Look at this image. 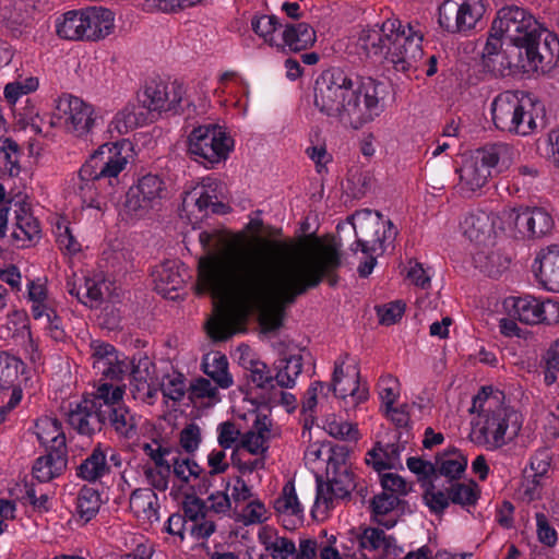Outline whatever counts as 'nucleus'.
Masks as SVG:
<instances>
[{"label":"nucleus","instance_id":"nucleus-19","mask_svg":"<svg viewBox=\"0 0 559 559\" xmlns=\"http://www.w3.org/2000/svg\"><path fill=\"white\" fill-rule=\"evenodd\" d=\"M284 261L286 263H309L316 265L314 269L319 274L320 281L317 285L308 287L302 295H305L309 289L319 286L325 276L329 277V284L331 286H334L337 282V277L332 276V273L341 265V254L333 246H323L316 254L313 253L293 258L290 257V248L286 243Z\"/></svg>","mask_w":559,"mask_h":559},{"label":"nucleus","instance_id":"nucleus-37","mask_svg":"<svg viewBox=\"0 0 559 559\" xmlns=\"http://www.w3.org/2000/svg\"><path fill=\"white\" fill-rule=\"evenodd\" d=\"M156 500L157 497L152 489L139 488L130 496V508L136 516L151 520L153 516L157 518Z\"/></svg>","mask_w":559,"mask_h":559},{"label":"nucleus","instance_id":"nucleus-10","mask_svg":"<svg viewBox=\"0 0 559 559\" xmlns=\"http://www.w3.org/2000/svg\"><path fill=\"white\" fill-rule=\"evenodd\" d=\"M348 450L346 447H335L332 449V455L329 457L326 474L329 481L323 484L317 478L316 506L321 504L329 509L333 499H344L357 488L353 472L346 466Z\"/></svg>","mask_w":559,"mask_h":559},{"label":"nucleus","instance_id":"nucleus-50","mask_svg":"<svg viewBox=\"0 0 559 559\" xmlns=\"http://www.w3.org/2000/svg\"><path fill=\"white\" fill-rule=\"evenodd\" d=\"M252 29L270 46L275 45L273 40V33L281 26L278 19L275 15H262L253 17L251 21Z\"/></svg>","mask_w":559,"mask_h":559},{"label":"nucleus","instance_id":"nucleus-57","mask_svg":"<svg viewBox=\"0 0 559 559\" xmlns=\"http://www.w3.org/2000/svg\"><path fill=\"white\" fill-rule=\"evenodd\" d=\"M165 397L175 402L181 401L186 393L185 378L181 373L174 377H168L167 381L160 388Z\"/></svg>","mask_w":559,"mask_h":559},{"label":"nucleus","instance_id":"nucleus-36","mask_svg":"<svg viewBox=\"0 0 559 559\" xmlns=\"http://www.w3.org/2000/svg\"><path fill=\"white\" fill-rule=\"evenodd\" d=\"M147 120L148 112L145 111L142 105L134 104L127 105L115 117L116 129L121 134L146 123Z\"/></svg>","mask_w":559,"mask_h":559},{"label":"nucleus","instance_id":"nucleus-35","mask_svg":"<svg viewBox=\"0 0 559 559\" xmlns=\"http://www.w3.org/2000/svg\"><path fill=\"white\" fill-rule=\"evenodd\" d=\"M32 314L35 320H46V332L51 340L55 342H66L68 336L63 329L62 320L52 306L32 307Z\"/></svg>","mask_w":559,"mask_h":559},{"label":"nucleus","instance_id":"nucleus-64","mask_svg":"<svg viewBox=\"0 0 559 559\" xmlns=\"http://www.w3.org/2000/svg\"><path fill=\"white\" fill-rule=\"evenodd\" d=\"M381 486L384 492L394 493L399 498L408 492L406 481L400 475L393 473L381 475Z\"/></svg>","mask_w":559,"mask_h":559},{"label":"nucleus","instance_id":"nucleus-20","mask_svg":"<svg viewBox=\"0 0 559 559\" xmlns=\"http://www.w3.org/2000/svg\"><path fill=\"white\" fill-rule=\"evenodd\" d=\"M508 219L523 236L538 238L549 233L554 226L551 216L540 207H519L508 212Z\"/></svg>","mask_w":559,"mask_h":559},{"label":"nucleus","instance_id":"nucleus-8","mask_svg":"<svg viewBox=\"0 0 559 559\" xmlns=\"http://www.w3.org/2000/svg\"><path fill=\"white\" fill-rule=\"evenodd\" d=\"M189 156L205 168H213L225 160L234 147V140L214 123L192 129L187 140Z\"/></svg>","mask_w":559,"mask_h":559},{"label":"nucleus","instance_id":"nucleus-9","mask_svg":"<svg viewBox=\"0 0 559 559\" xmlns=\"http://www.w3.org/2000/svg\"><path fill=\"white\" fill-rule=\"evenodd\" d=\"M348 219L355 230L356 241L350 246L353 252L376 253L383 250L386 240L394 239L397 230L390 219H384L379 211L362 209L356 211Z\"/></svg>","mask_w":559,"mask_h":559},{"label":"nucleus","instance_id":"nucleus-12","mask_svg":"<svg viewBox=\"0 0 559 559\" xmlns=\"http://www.w3.org/2000/svg\"><path fill=\"white\" fill-rule=\"evenodd\" d=\"M496 34H503L512 45L524 48L531 38L543 31L538 21L525 9L516 5L501 8L492 22Z\"/></svg>","mask_w":559,"mask_h":559},{"label":"nucleus","instance_id":"nucleus-15","mask_svg":"<svg viewBox=\"0 0 559 559\" xmlns=\"http://www.w3.org/2000/svg\"><path fill=\"white\" fill-rule=\"evenodd\" d=\"M165 192V182L158 175L147 174L129 188L123 203L126 212L142 217L159 204Z\"/></svg>","mask_w":559,"mask_h":559},{"label":"nucleus","instance_id":"nucleus-4","mask_svg":"<svg viewBox=\"0 0 559 559\" xmlns=\"http://www.w3.org/2000/svg\"><path fill=\"white\" fill-rule=\"evenodd\" d=\"M479 408L484 420L477 423L471 432V440L497 450L513 440L522 427V415L504 403V394L491 388H483L473 400L472 412Z\"/></svg>","mask_w":559,"mask_h":559},{"label":"nucleus","instance_id":"nucleus-2","mask_svg":"<svg viewBox=\"0 0 559 559\" xmlns=\"http://www.w3.org/2000/svg\"><path fill=\"white\" fill-rule=\"evenodd\" d=\"M384 84L372 78L353 79L340 68L323 71L314 82L313 104L323 115L359 129L383 111Z\"/></svg>","mask_w":559,"mask_h":559},{"label":"nucleus","instance_id":"nucleus-59","mask_svg":"<svg viewBox=\"0 0 559 559\" xmlns=\"http://www.w3.org/2000/svg\"><path fill=\"white\" fill-rule=\"evenodd\" d=\"M407 467L411 472L418 475L419 480H432L437 478V467L429 461H425L420 457H408Z\"/></svg>","mask_w":559,"mask_h":559},{"label":"nucleus","instance_id":"nucleus-51","mask_svg":"<svg viewBox=\"0 0 559 559\" xmlns=\"http://www.w3.org/2000/svg\"><path fill=\"white\" fill-rule=\"evenodd\" d=\"M38 87V79L34 76L8 83L4 87V96L9 103L14 104L20 96L36 91Z\"/></svg>","mask_w":559,"mask_h":559},{"label":"nucleus","instance_id":"nucleus-60","mask_svg":"<svg viewBox=\"0 0 559 559\" xmlns=\"http://www.w3.org/2000/svg\"><path fill=\"white\" fill-rule=\"evenodd\" d=\"M400 501L401 500L396 495L383 491L381 495H377L372 498V511L376 516L384 515L394 510L399 506Z\"/></svg>","mask_w":559,"mask_h":559},{"label":"nucleus","instance_id":"nucleus-6","mask_svg":"<svg viewBox=\"0 0 559 559\" xmlns=\"http://www.w3.org/2000/svg\"><path fill=\"white\" fill-rule=\"evenodd\" d=\"M514 148L508 143H493L476 150L464 158L456 169L460 177V189L474 192L484 187L491 176V169L498 173L507 170L514 160Z\"/></svg>","mask_w":559,"mask_h":559},{"label":"nucleus","instance_id":"nucleus-34","mask_svg":"<svg viewBox=\"0 0 559 559\" xmlns=\"http://www.w3.org/2000/svg\"><path fill=\"white\" fill-rule=\"evenodd\" d=\"M261 544L267 551V557L272 559H293L295 554V543L276 533L265 532L259 535Z\"/></svg>","mask_w":559,"mask_h":559},{"label":"nucleus","instance_id":"nucleus-32","mask_svg":"<svg viewBox=\"0 0 559 559\" xmlns=\"http://www.w3.org/2000/svg\"><path fill=\"white\" fill-rule=\"evenodd\" d=\"M401 447L399 443H388L385 445L377 442L368 451L366 463L371 465L377 472L395 468L400 462Z\"/></svg>","mask_w":559,"mask_h":559},{"label":"nucleus","instance_id":"nucleus-53","mask_svg":"<svg viewBox=\"0 0 559 559\" xmlns=\"http://www.w3.org/2000/svg\"><path fill=\"white\" fill-rule=\"evenodd\" d=\"M467 466V459L464 455H459L455 459L443 460L437 467V476L441 475L448 477L450 480L461 478Z\"/></svg>","mask_w":559,"mask_h":559},{"label":"nucleus","instance_id":"nucleus-62","mask_svg":"<svg viewBox=\"0 0 559 559\" xmlns=\"http://www.w3.org/2000/svg\"><path fill=\"white\" fill-rule=\"evenodd\" d=\"M405 311V304L402 301H393L378 308L380 323L391 325L396 323Z\"/></svg>","mask_w":559,"mask_h":559},{"label":"nucleus","instance_id":"nucleus-17","mask_svg":"<svg viewBox=\"0 0 559 559\" xmlns=\"http://www.w3.org/2000/svg\"><path fill=\"white\" fill-rule=\"evenodd\" d=\"M523 51L526 61V66H522L523 72L545 70L559 59V39L543 27V31L528 40Z\"/></svg>","mask_w":559,"mask_h":559},{"label":"nucleus","instance_id":"nucleus-21","mask_svg":"<svg viewBox=\"0 0 559 559\" xmlns=\"http://www.w3.org/2000/svg\"><path fill=\"white\" fill-rule=\"evenodd\" d=\"M181 86L175 83L168 85L164 82L151 81L144 87L139 102L147 112L173 110L181 102Z\"/></svg>","mask_w":559,"mask_h":559},{"label":"nucleus","instance_id":"nucleus-14","mask_svg":"<svg viewBox=\"0 0 559 559\" xmlns=\"http://www.w3.org/2000/svg\"><path fill=\"white\" fill-rule=\"evenodd\" d=\"M55 118L75 136L87 135L96 123L93 107L81 98L64 94L56 104Z\"/></svg>","mask_w":559,"mask_h":559},{"label":"nucleus","instance_id":"nucleus-13","mask_svg":"<svg viewBox=\"0 0 559 559\" xmlns=\"http://www.w3.org/2000/svg\"><path fill=\"white\" fill-rule=\"evenodd\" d=\"M484 0H445L439 7L438 23L449 33L467 34L481 22Z\"/></svg>","mask_w":559,"mask_h":559},{"label":"nucleus","instance_id":"nucleus-43","mask_svg":"<svg viewBox=\"0 0 559 559\" xmlns=\"http://www.w3.org/2000/svg\"><path fill=\"white\" fill-rule=\"evenodd\" d=\"M24 364L17 357L0 352V390H8L14 386Z\"/></svg>","mask_w":559,"mask_h":559},{"label":"nucleus","instance_id":"nucleus-58","mask_svg":"<svg viewBox=\"0 0 559 559\" xmlns=\"http://www.w3.org/2000/svg\"><path fill=\"white\" fill-rule=\"evenodd\" d=\"M171 474L170 466L164 467H145L144 475L150 485L159 491L168 488V478Z\"/></svg>","mask_w":559,"mask_h":559},{"label":"nucleus","instance_id":"nucleus-3","mask_svg":"<svg viewBox=\"0 0 559 559\" xmlns=\"http://www.w3.org/2000/svg\"><path fill=\"white\" fill-rule=\"evenodd\" d=\"M421 36L408 34L397 19H389L381 26L360 32L358 44L368 56L384 57L396 71L409 74L418 69L423 59Z\"/></svg>","mask_w":559,"mask_h":559},{"label":"nucleus","instance_id":"nucleus-1","mask_svg":"<svg viewBox=\"0 0 559 559\" xmlns=\"http://www.w3.org/2000/svg\"><path fill=\"white\" fill-rule=\"evenodd\" d=\"M206 255L199 260V282L216 298H233L242 316L255 310L265 332L283 325L286 308L319 283L314 264L286 263V243L261 239L253 247H237L222 233L202 231Z\"/></svg>","mask_w":559,"mask_h":559},{"label":"nucleus","instance_id":"nucleus-5","mask_svg":"<svg viewBox=\"0 0 559 559\" xmlns=\"http://www.w3.org/2000/svg\"><path fill=\"white\" fill-rule=\"evenodd\" d=\"M130 152V142L122 141L104 144L91 155L78 175V186L84 202L86 189L100 188L102 182L106 180L110 187L118 183V175L126 168Z\"/></svg>","mask_w":559,"mask_h":559},{"label":"nucleus","instance_id":"nucleus-31","mask_svg":"<svg viewBox=\"0 0 559 559\" xmlns=\"http://www.w3.org/2000/svg\"><path fill=\"white\" fill-rule=\"evenodd\" d=\"M316 38V31L305 22L287 24L283 32L284 46L295 52L310 48Z\"/></svg>","mask_w":559,"mask_h":559},{"label":"nucleus","instance_id":"nucleus-7","mask_svg":"<svg viewBox=\"0 0 559 559\" xmlns=\"http://www.w3.org/2000/svg\"><path fill=\"white\" fill-rule=\"evenodd\" d=\"M535 105L518 92L498 94L490 105L491 120L496 129L513 135L526 136L537 129Z\"/></svg>","mask_w":559,"mask_h":559},{"label":"nucleus","instance_id":"nucleus-52","mask_svg":"<svg viewBox=\"0 0 559 559\" xmlns=\"http://www.w3.org/2000/svg\"><path fill=\"white\" fill-rule=\"evenodd\" d=\"M142 450L154 462L155 467L170 466V457L175 454V450L162 447L157 440H153V443H144Z\"/></svg>","mask_w":559,"mask_h":559},{"label":"nucleus","instance_id":"nucleus-18","mask_svg":"<svg viewBox=\"0 0 559 559\" xmlns=\"http://www.w3.org/2000/svg\"><path fill=\"white\" fill-rule=\"evenodd\" d=\"M344 364V359L335 361L332 383L326 385V390L333 391L336 397L344 400L347 407L356 408L368 400L369 391L367 386L359 384V370H356L352 377L345 376Z\"/></svg>","mask_w":559,"mask_h":559},{"label":"nucleus","instance_id":"nucleus-46","mask_svg":"<svg viewBox=\"0 0 559 559\" xmlns=\"http://www.w3.org/2000/svg\"><path fill=\"white\" fill-rule=\"evenodd\" d=\"M448 491L450 492V501L462 507L474 506L478 500L476 483H452Z\"/></svg>","mask_w":559,"mask_h":559},{"label":"nucleus","instance_id":"nucleus-38","mask_svg":"<svg viewBox=\"0 0 559 559\" xmlns=\"http://www.w3.org/2000/svg\"><path fill=\"white\" fill-rule=\"evenodd\" d=\"M464 234L472 240L479 242L491 231L490 217L486 212L469 213L462 223Z\"/></svg>","mask_w":559,"mask_h":559},{"label":"nucleus","instance_id":"nucleus-26","mask_svg":"<svg viewBox=\"0 0 559 559\" xmlns=\"http://www.w3.org/2000/svg\"><path fill=\"white\" fill-rule=\"evenodd\" d=\"M36 435L47 451L67 453L66 436L57 418L43 417L36 421Z\"/></svg>","mask_w":559,"mask_h":559},{"label":"nucleus","instance_id":"nucleus-63","mask_svg":"<svg viewBox=\"0 0 559 559\" xmlns=\"http://www.w3.org/2000/svg\"><path fill=\"white\" fill-rule=\"evenodd\" d=\"M180 445L187 453H193L201 442L200 428L195 424H190L180 432Z\"/></svg>","mask_w":559,"mask_h":559},{"label":"nucleus","instance_id":"nucleus-54","mask_svg":"<svg viewBox=\"0 0 559 559\" xmlns=\"http://www.w3.org/2000/svg\"><path fill=\"white\" fill-rule=\"evenodd\" d=\"M92 358L93 367L100 369L104 365L111 364V360H116L118 353L116 348L108 343L93 342L92 343Z\"/></svg>","mask_w":559,"mask_h":559},{"label":"nucleus","instance_id":"nucleus-48","mask_svg":"<svg viewBox=\"0 0 559 559\" xmlns=\"http://www.w3.org/2000/svg\"><path fill=\"white\" fill-rule=\"evenodd\" d=\"M39 223L35 217L26 212L16 216V228L13 231L15 239L32 241L39 238Z\"/></svg>","mask_w":559,"mask_h":559},{"label":"nucleus","instance_id":"nucleus-49","mask_svg":"<svg viewBox=\"0 0 559 559\" xmlns=\"http://www.w3.org/2000/svg\"><path fill=\"white\" fill-rule=\"evenodd\" d=\"M544 365L545 383L554 384L559 374V338L542 356Z\"/></svg>","mask_w":559,"mask_h":559},{"label":"nucleus","instance_id":"nucleus-22","mask_svg":"<svg viewBox=\"0 0 559 559\" xmlns=\"http://www.w3.org/2000/svg\"><path fill=\"white\" fill-rule=\"evenodd\" d=\"M532 267L538 283L545 289L559 293V245L543 249Z\"/></svg>","mask_w":559,"mask_h":559},{"label":"nucleus","instance_id":"nucleus-44","mask_svg":"<svg viewBox=\"0 0 559 559\" xmlns=\"http://www.w3.org/2000/svg\"><path fill=\"white\" fill-rule=\"evenodd\" d=\"M274 509L278 513L300 516L302 514V508L297 498L295 486L293 481H287L282 493L274 501Z\"/></svg>","mask_w":559,"mask_h":559},{"label":"nucleus","instance_id":"nucleus-30","mask_svg":"<svg viewBox=\"0 0 559 559\" xmlns=\"http://www.w3.org/2000/svg\"><path fill=\"white\" fill-rule=\"evenodd\" d=\"M67 453L47 451L46 455L38 457L33 466V475L40 483H48L60 476L67 467Z\"/></svg>","mask_w":559,"mask_h":559},{"label":"nucleus","instance_id":"nucleus-28","mask_svg":"<svg viewBox=\"0 0 559 559\" xmlns=\"http://www.w3.org/2000/svg\"><path fill=\"white\" fill-rule=\"evenodd\" d=\"M155 289L165 297L175 299L171 295L177 292L183 284V277L180 274L175 261H167L159 265L154 272Z\"/></svg>","mask_w":559,"mask_h":559},{"label":"nucleus","instance_id":"nucleus-61","mask_svg":"<svg viewBox=\"0 0 559 559\" xmlns=\"http://www.w3.org/2000/svg\"><path fill=\"white\" fill-rule=\"evenodd\" d=\"M183 516L192 523L205 516L204 501L195 496H187L182 503Z\"/></svg>","mask_w":559,"mask_h":559},{"label":"nucleus","instance_id":"nucleus-41","mask_svg":"<svg viewBox=\"0 0 559 559\" xmlns=\"http://www.w3.org/2000/svg\"><path fill=\"white\" fill-rule=\"evenodd\" d=\"M248 371V379L255 385L257 389L263 391V396L266 397L269 392L274 389V379L269 366L261 360H250L249 366L246 368Z\"/></svg>","mask_w":559,"mask_h":559},{"label":"nucleus","instance_id":"nucleus-16","mask_svg":"<svg viewBox=\"0 0 559 559\" xmlns=\"http://www.w3.org/2000/svg\"><path fill=\"white\" fill-rule=\"evenodd\" d=\"M69 425L83 436L99 432L106 424L103 400L98 399V386L68 413Z\"/></svg>","mask_w":559,"mask_h":559},{"label":"nucleus","instance_id":"nucleus-45","mask_svg":"<svg viewBox=\"0 0 559 559\" xmlns=\"http://www.w3.org/2000/svg\"><path fill=\"white\" fill-rule=\"evenodd\" d=\"M423 499L425 504L435 514H442L450 504V492L437 488L432 480L426 481Z\"/></svg>","mask_w":559,"mask_h":559},{"label":"nucleus","instance_id":"nucleus-27","mask_svg":"<svg viewBox=\"0 0 559 559\" xmlns=\"http://www.w3.org/2000/svg\"><path fill=\"white\" fill-rule=\"evenodd\" d=\"M110 473L107 455L100 444H97L91 454L76 467V475L90 483H94Z\"/></svg>","mask_w":559,"mask_h":559},{"label":"nucleus","instance_id":"nucleus-33","mask_svg":"<svg viewBox=\"0 0 559 559\" xmlns=\"http://www.w3.org/2000/svg\"><path fill=\"white\" fill-rule=\"evenodd\" d=\"M83 11H68L56 21V33L61 39L85 40V25Z\"/></svg>","mask_w":559,"mask_h":559},{"label":"nucleus","instance_id":"nucleus-23","mask_svg":"<svg viewBox=\"0 0 559 559\" xmlns=\"http://www.w3.org/2000/svg\"><path fill=\"white\" fill-rule=\"evenodd\" d=\"M350 533L357 542L358 551L361 552L365 559H369L368 552L386 555L395 547V538L386 535L384 531L378 527L361 525L352 530Z\"/></svg>","mask_w":559,"mask_h":559},{"label":"nucleus","instance_id":"nucleus-42","mask_svg":"<svg viewBox=\"0 0 559 559\" xmlns=\"http://www.w3.org/2000/svg\"><path fill=\"white\" fill-rule=\"evenodd\" d=\"M152 367L153 362L147 357L131 360L129 372L133 397H136V394L140 395L142 391L147 389Z\"/></svg>","mask_w":559,"mask_h":559},{"label":"nucleus","instance_id":"nucleus-29","mask_svg":"<svg viewBox=\"0 0 559 559\" xmlns=\"http://www.w3.org/2000/svg\"><path fill=\"white\" fill-rule=\"evenodd\" d=\"M202 370L218 388L228 389L234 383L228 371V360L224 354L218 352L206 354L202 360Z\"/></svg>","mask_w":559,"mask_h":559},{"label":"nucleus","instance_id":"nucleus-39","mask_svg":"<svg viewBox=\"0 0 559 559\" xmlns=\"http://www.w3.org/2000/svg\"><path fill=\"white\" fill-rule=\"evenodd\" d=\"M99 492L88 486H83L76 498V513L85 522L91 521L99 511Z\"/></svg>","mask_w":559,"mask_h":559},{"label":"nucleus","instance_id":"nucleus-55","mask_svg":"<svg viewBox=\"0 0 559 559\" xmlns=\"http://www.w3.org/2000/svg\"><path fill=\"white\" fill-rule=\"evenodd\" d=\"M190 399H211L218 401L217 385L214 386L211 380L205 378L195 379L189 388Z\"/></svg>","mask_w":559,"mask_h":559},{"label":"nucleus","instance_id":"nucleus-11","mask_svg":"<svg viewBox=\"0 0 559 559\" xmlns=\"http://www.w3.org/2000/svg\"><path fill=\"white\" fill-rule=\"evenodd\" d=\"M123 395L124 385L107 382L98 385V399L103 400L106 423H109L118 436L133 439L139 432V417L121 403Z\"/></svg>","mask_w":559,"mask_h":559},{"label":"nucleus","instance_id":"nucleus-40","mask_svg":"<svg viewBox=\"0 0 559 559\" xmlns=\"http://www.w3.org/2000/svg\"><path fill=\"white\" fill-rule=\"evenodd\" d=\"M542 301L532 296L519 297L513 302L514 316L526 324L540 323Z\"/></svg>","mask_w":559,"mask_h":559},{"label":"nucleus","instance_id":"nucleus-24","mask_svg":"<svg viewBox=\"0 0 559 559\" xmlns=\"http://www.w3.org/2000/svg\"><path fill=\"white\" fill-rule=\"evenodd\" d=\"M85 40L104 39L115 29V14L106 8H90L84 10Z\"/></svg>","mask_w":559,"mask_h":559},{"label":"nucleus","instance_id":"nucleus-47","mask_svg":"<svg viewBox=\"0 0 559 559\" xmlns=\"http://www.w3.org/2000/svg\"><path fill=\"white\" fill-rule=\"evenodd\" d=\"M323 428L335 439L356 441L359 438V432L355 425L348 421L337 420L334 416L325 419Z\"/></svg>","mask_w":559,"mask_h":559},{"label":"nucleus","instance_id":"nucleus-25","mask_svg":"<svg viewBox=\"0 0 559 559\" xmlns=\"http://www.w3.org/2000/svg\"><path fill=\"white\" fill-rule=\"evenodd\" d=\"M484 64L496 76H508L515 71H522L526 61L523 48L512 45L509 49L489 57Z\"/></svg>","mask_w":559,"mask_h":559},{"label":"nucleus","instance_id":"nucleus-56","mask_svg":"<svg viewBox=\"0 0 559 559\" xmlns=\"http://www.w3.org/2000/svg\"><path fill=\"white\" fill-rule=\"evenodd\" d=\"M213 195L204 188H195L187 194L183 202H192L199 210V212L206 211L211 206H224L222 202L213 201Z\"/></svg>","mask_w":559,"mask_h":559}]
</instances>
